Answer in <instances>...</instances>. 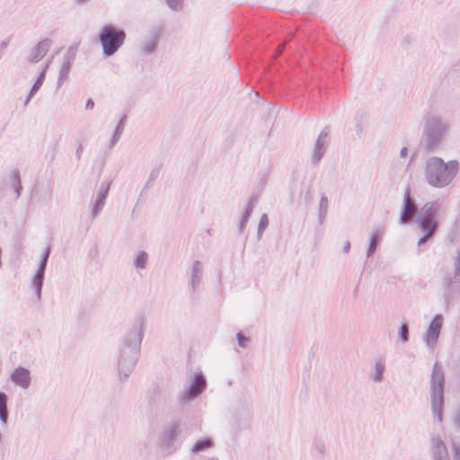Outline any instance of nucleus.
I'll return each instance as SVG.
<instances>
[{
  "mask_svg": "<svg viewBox=\"0 0 460 460\" xmlns=\"http://www.w3.org/2000/svg\"><path fill=\"white\" fill-rule=\"evenodd\" d=\"M145 327L146 320L142 317L138 318L125 338L122 347L119 349L118 371L121 381H125L128 377L137 361Z\"/></svg>",
  "mask_w": 460,
  "mask_h": 460,
  "instance_id": "f257e3e1",
  "label": "nucleus"
},
{
  "mask_svg": "<svg viewBox=\"0 0 460 460\" xmlns=\"http://www.w3.org/2000/svg\"><path fill=\"white\" fill-rule=\"evenodd\" d=\"M458 167V163L456 160L445 162L440 157H429L425 165L426 182L433 188L447 187L456 176Z\"/></svg>",
  "mask_w": 460,
  "mask_h": 460,
  "instance_id": "f03ea898",
  "label": "nucleus"
},
{
  "mask_svg": "<svg viewBox=\"0 0 460 460\" xmlns=\"http://www.w3.org/2000/svg\"><path fill=\"white\" fill-rule=\"evenodd\" d=\"M445 373L438 362H435L429 381L430 409L435 422H443Z\"/></svg>",
  "mask_w": 460,
  "mask_h": 460,
  "instance_id": "7ed1b4c3",
  "label": "nucleus"
},
{
  "mask_svg": "<svg viewBox=\"0 0 460 460\" xmlns=\"http://www.w3.org/2000/svg\"><path fill=\"white\" fill-rule=\"evenodd\" d=\"M126 33L123 30L112 25H103L99 30V40L102 53L106 57L114 55L123 45Z\"/></svg>",
  "mask_w": 460,
  "mask_h": 460,
  "instance_id": "20e7f679",
  "label": "nucleus"
},
{
  "mask_svg": "<svg viewBox=\"0 0 460 460\" xmlns=\"http://www.w3.org/2000/svg\"><path fill=\"white\" fill-rule=\"evenodd\" d=\"M448 131V124L441 116H429L423 130L425 145L434 149L438 146Z\"/></svg>",
  "mask_w": 460,
  "mask_h": 460,
  "instance_id": "39448f33",
  "label": "nucleus"
},
{
  "mask_svg": "<svg viewBox=\"0 0 460 460\" xmlns=\"http://www.w3.org/2000/svg\"><path fill=\"white\" fill-rule=\"evenodd\" d=\"M438 215V207L435 203H426L420 209L418 216V224L420 229L424 233L418 244L421 245L426 243L427 239L430 237L438 226L436 217Z\"/></svg>",
  "mask_w": 460,
  "mask_h": 460,
  "instance_id": "423d86ee",
  "label": "nucleus"
},
{
  "mask_svg": "<svg viewBox=\"0 0 460 460\" xmlns=\"http://www.w3.org/2000/svg\"><path fill=\"white\" fill-rule=\"evenodd\" d=\"M207 387V380L201 372H194L179 394V400L183 403L191 402L201 395Z\"/></svg>",
  "mask_w": 460,
  "mask_h": 460,
  "instance_id": "0eeeda50",
  "label": "nucleus"
},
{
  "mask_svg": "<svg viewBox=\"0 0 460 460\" xmlns=\"http://www.w3.org/2000/svg\"><path fill=\"white\" fill-rule=\"evenodd\" d=\"M444 318L441 314H436L429 323V327L422 335V341L426 347L433 351L438 341L443 326Z\"/></svg>",
  "mask_w": 460,
  "mask_h": 460,
  "instance_id": "6e6552de",
  "label": "nucleus"
},
{
  "mask_svg": "<svg viewBox=\"0 0 460 460\" xmlns=\"http://www.w3.org/2000/svg\"><path fill=\"white\" fill-rule=\"evenodd\" d=\"M10 381L22 390H28L32 383L31 371L22 366L14 368L10 374Z\"/></svg>",
  "mask_w": 460,
  "mask_h": 460,
  "instance_id": "1a4fd4ad",
  "label": "nucleus"
},
{
  "mask_svg": "<svg viewBox=\"0 0 460 460\" xmlns=\"http://www.w3.org/2000/svg\"><path fill=\"white\" fill-rule=\"evenodd\" d=\"M50 249L48 247L41 258L39 269L31 280V288L34 289L37 296L40 298L41 294V288L43 285L44 273L47 266V261L49 256Z\"/></svg>",
  "mask_w": 460,
  "mask_h": 460,
  "instance_id": "9d476101",
  "label": "nucleus"
},
{
  "mask_svg": "<svg viewBox=\"0 0 460 460\" xmlns=\"http://www.w3.org/2000/svg\"><path fill=\"white\" fill-rule=\"evenodd\" d=\"M419 212L420 210H417L415 203L411 199L410 194L406 193L403 197L402 208L400 214L401 224H406L410 222L415 216L416 221L418 222Z\"/></svg>",
  "mask_w": 460,
  "mask_h": 460,
  "instance_id": "9b49d317",
  "label": "nucleus"
},
{
  "mask_svg": "<svg viewBox=\"0 0 460 460\" xmlns=\"http://www.w3.org/2000/svg\"><path fill=\"white\" fill-rule=\"evenodd\" d=\"M50 46V40L44 39L40 40L34 48L31 49L30 54L27 57V60L31 64L38 63L49 52Z\"/></svg>",
  "mask_w": 460,
  "mask_h": 460,
  "instance_id": "f8f14e48",
  "label": "nucleus"
},
{
  "mask_svg": "<svg viewBox=\"0 0 460 460\" xmlns=\"http://www.w3.org/2000/svg\"><path fill=\"white\" fill-rule=\"evenodd\" d=\"M430 451L434 460H449L447 447L438 435L433 436L430 439Z\"/></svg>",
  "mask_w": 460,
  "mask_h": 460,
  "instance_id": "ddd939ff",
  "label": "nucleus"
},
{
  "mask_svg": "<svg viewBox=\"0 0 460 460\" xmlns=\"http://www.w3.org/2000/svg\"><path fill=\"white\" fill-rule=\"evenodd\" d=\"M109 190H110L109 182L104 181V182L101 183V185L98 189V193H97L95 200L93 202V210H92V214H93V217H97L102 210V208L105 205L106 198L109 193Z\"/></svg>",
  "mask_w": 460,
  "mask_h": 460,
  "instance_id": "4468645a",
  "label": "nucleus"
},
{
  "mask_svg": "<svg viewBox=\"0 0 460 460\" xmlns=\"http://www.w3.org/2000/svg\"><path fill=\"white\" fill-rule=\"evenodd\" d=\"M385 370V359L382 357L375 358L370 365L369 379L376 384L381 383Z\"/></svg>",
  "mask_w": 460,
  "mask_h": 460,
  "instance_id": "2eb2a0df",
  "label": "nucleus"
},
{
  "mask_svg": "<svg viewBox=\"0 0 460 460\" xmlns=\"http://www.w3.org/2000/svg\"><path fill=\"white\" fill-rule=\"evenodd\" d=\"M203 274L202 263L199 261H194L190 266L189 285L192 291L199 288Z\"/></svg>",
  "mask_w": 460,
  "mask_h": 460,
  "instance_id": "dca6fc26",
  "label": "nucleus"
},
{
  "mask_svg": "<svg viewBox=\"0 0 460 460\" xmlns=\"http://www.w3.org/2000/svg\"><path fill=\"white\" fill-rule=\"evenodd\" d=\"M328 144V133L326 131H322L316 140L314 151H313V164H316L319 163L320 159L323 157L326 146Z\"/></svg>",
  "mask_w": 460,
  "mask_h": 460,
  "instance_id": "f3484780",
  "label": "nucleus"
},
{
  "mask_svg": "<svg viewBox=\"0 0 460 460\" xmlns=\"http://www.w3.org/2000/svg\"><path fill=\"white\" fill-rule=\"evenodd\" d=\"M49 64H50V61L49 60L45 65L44 66L42 67L41 69V72L40 74L39 75L37 80L35 81V83L33 84V85L31 86V91L29 93V95L25 101V103L27 104L30 100L31 99V97L38 92V90L41 87L44 80H45V76H46V72L49 66Z\"/></svg>",
  "mask_w": 460,
  "mask_h": 460,
  "instance_id": "a211bd4d",
  "label": "nucleus"
},
{
  "mask_svg": "<svg viewBox=\"0 0 460 460\" xmlns=\"http://www.w3.org/2000/svg\"><path fill=\"white\" fill-rule=\"evenodd\" d=\"M72 66V58L70 57H66L62 62V65L59 68L58 77V86H61L62 84L68 78V75Z\"/></svg>",
  "mask_w": 460,
  "mask_h": 460,
  "instance_id": "6ab92c4d",
  "label": "nucleus"
},
{
  "mask_svg": "<svg viewBox=\"0 0 460 460\" xmlns=\"http://www.w3.org/2000/svg\"><path fill=\"white\" fill-rule=\"evenodd\" d=\"M213 447H214L213 440L209 438H201V439L196 441L193 444L190 451L192 454H198L202 451H207V450L212 448Z\"/></svg>",
  "mask_w": 460,
  "mask_h": 460,
  "instance_id": "aec40b11",
  "label": "nucleus"
},
{
  "mask_svg": "<svg viewBox=\"0 0 460 460\" xmlns=\"http://www.w3.org/2000/svg\"><path fill=\"white\" fill-rule=\"evenodd\" d=\"M7 401V395L0 392V421L3 424H6L8 420Z\"/></svg>",
  "mask_w": 460,
  "mask_h": 460,
  "instance_id": "412c9836",
  "label": "nucleus"
},
{
  "mask_svg": "<svg viewBox=\"0 0 460 460\" xmlns=\"http://www.w3.org/2000/svg\"><path fill=\"white\" fill-rule=\"evenodd\" d=\"M158 44V38L156 36H152L150 39L146 40L143 46H142V51L146 55H149L153 53L157 47Z\"/></svg>",
  "mask_w": 460,
  "mask_h": 460,
  "instance_id": "4be33fe9",
  "label": "nucleus"
},
{
  "mask_svg": "<svg viewBox=\"0 0 460 460\" xmlns=\"http://www.w3.org/2000/svg\"><path fill=\"white\" fill-rule=\"evenodd\" d=\"M125 118H121L117 128H115L114 132H113V135L111 138V143H110V146L111 147H113L117 142L119 141V139L121 137V134L123 132V129H124V124H125Z\"/></svg>",
  "mask_w": 460,
  "mask_h": 460,
  "instance_id": "5701e85b",
  "label": "nucleus"
},
{
  "mask_svg": "<svg viewBox=\"0 0 460 460\" xmlns=\"http://www.w3.org/2000/svg\"><path fill=\"white\" fill-rule=\"evenodd\" d=\"M377 237H378V232L377 231H372L369 234V245L367 251V257L369 258L372 256V254L375 252L377 245Z\"/></svg>",
  "mask_w": 460,
  "mask_h": 460,
  "instance_id": "b1692460",
  "label": "nucleus"
},
{
  "mask_svg": "<svg viewBox=\"0 0 460 460\" xmlns=\"http://www.w3.org/2000/svg\"><path fill=\"white\" fill-rule=\"evenodd\" d=\"M167 6L173 12L180 13L184 9L183 0H164Z\"/></svg>",
  "mask_w": 460,
  "mask_h": 460,
  "instance_id": "393cba45",
  "label": "nucleus"
},
{
  "mask_svg": "<svg viewBox=\"0 0 460 460\" xmlns=\"http://www.w3.org/2000/svg\"><path fill=\"white\" fill-rule=\"evenodd\" d=\"M147 262V253L145 252H139L134 261V265L137 269L146 268Z\"/></svg>",
  "mask_w": 460,
  "mask_h": 460,
  "instance_id": "a878e982",
  "label": "nucleus"
},
{
  "mask_svg": "<svg viewBox=\"0 0 460 460\" xmlns=\"http://www.w3.org/2000/svg\"><path fill=\"white\" fill-rule=\"evenodd\" d=\"M269 219L266 214L261 215L258 224V238L261 237L262 232L268 227Z\"/></svg>",
  "mask_w": 460,
  "mask_h": 460,
  "instance_id": "bb28decb",
  "label": "nucleus"
},
{
  "mask_svg": "<svg viewBox=\"0 0 460 460\" xmlns=\"http://www.w3.org/2000/svg\"><path fill=\"white\" fill-rule=\"evenodd\" d=\"M328 205V198L325 195H322L318 204V212H327Z\"/></svg>",
  "mask_w": 460,
  "mask_h": 460,
  "instance_id": "cd10ccee",
  "label": "nucleus"
},
{
  "mask_svg": "<svg viewBox=\"0 0 460 460\" xmlns=\"http://www.w3.org/2000/svg\"><path fill=\"white\" fill-rule=\"evenodd\" d=\"M399 338L402 342L408 341V327L405 324L401 325L399 329Z\"/></svg>",
  "mask_w": 460,
  "mask_h": 460,
  "instance_id": "c85d7f7f",
  "label": "nucleus"
},
{
  "mask_svg": "<svg viewBox=\"0 0 460 460\" xmlns=\"http://www.w3.org/2000/svg\"><path fill=\"white\" fill-rule=\"evenodd\" d=\"M236 339H237V341H238V345L241 348L245 349L248 346L249 338L243 336L241 332H238L236 334Z\"/></svg>",
  "mask_w": 460,
  "mask_h": 460,
  "instance_id": "c756f323",
  "label": "nucleus"
},
{
  "mask_svg": "<svg viewBox=\"0 0 460 460\" xmlns=\"http://www.w3.org/2000/svg\"><path fill=\"white\" fill-rule=\"evenodd\" d=\"M13 181L15 183V193H16V197H20V194H21V190H22V185H21V182H20V179L17 175V173H14L13 174Z\"/></svg>",
  "mask_w": 460,
  "mask_h": 460,
  "instance_id": "7c9ffc66",
  "label": "nucleus"
},
{
  "mask_svg": "<svg viewBox=\"0 0 460 460\" xmlns=\"http://www.w3.org/2000/svg\"><path fill=\"white\" fill-rule=\"evenodd\" d=\"M252 206H251V205H249V206L247 207V208H246V213H245L244 217L242 218V221H241V229H243V228L245 226V225H246V223H247V221H248V218H249V217H250V215H251V213H252Z\"/></svg>",
  "mask_w": 460,
  "mask_h": 460,
  "instance_id": "2f4dec72",
  "label": "nucleus"
},
{
  "mask_svg": "<svg viewBox=\"0 0 460 460\" xmlns=\"http://www.w3.org/2000/svg\"><path fill=\"white\" fill-rule=\"evenodd\" d=\"M453 424L456 429H460V408L455 412L453 416Z\"/></svg>",
  "mask_w": 460,
  "mask_h": 460,
  "instance_id": "473e14b6",
  "label": "nucleus"
},
{
  "mask_svg": "<svg viewBox=\"0 0 460 460\" xmlns=\"http://www.w3.org/2000/svg\"><path fill=\"white\" fill-rule=\"evenodd\" d=\"M327 212H318V222L322 225L326 217Z\"/></svg>",
  "mask_w": 460,
  "mask_h": 460,
  "instance_id": "72a5a7b5",
  "label": "nucleus"
},
{
  "mask_svg": "<svg viewBox=\"0 0 460 460\" xmlns=\"http://www.w3.org/2000/svg\"><path fill=\"white\" fill-rule=\"evenodd\" d=\"M454 268L456 274L460 276V258L455 261Z\"/></svg>",
  "mask_w": 460,
  "mask_h": 460,
  "instance_id": "f704fd0d",
  "label": "nucleus"
},
{
  "mask_svg": "<svg viewBox=\"0 0 460 460\" xmlns=\"http://www.w3.org/2000/svg\"><path fill=\"white\" fill-rule=\"evenodd\" d=\"M399 155L401 158H406L408 156V148L405 146L402 147Z\"/></svg>",
  "mask_w": 460,
  "mask_h": 460,
  "instance_id": "c9c22d12",
  "label": "nucleus"
},
{
  "mask_svg": "<svg viewBox=\"0 0 460 460\" xmlns=\"http://www.w3.org/2000/svg\"><path fill=\"white\" fill-rule=\"evenodd\" d=\"M454 456L457 460H460V448L456 445H453Z\"/></svg>",
  "mask_w": 460,
  "mask_h": 460,
  "instance_id": "e433bc0d",
  "label": "nucleus"
},
{
  "mask_svg": "<svg viewBox=\"0 0 460 460\" xmlns=\"http://www.w3.org/2000/svg\"><path fill=\"white\" fill-rule=\"evenodd\" d=\"M94 107V102L91 99H89L85 103V109L86 110H93Z\"/></svg>",
  "mask_w": 460,
  "mask_h": 460,
  "instance_id": "4c0bfd02",
  "label": "nucleus"
},
{
  "mask_svg": "<svg viewBox=\"0 0 460 460\" xmlns=\"http://www.w3.org/2000/svg\"><path fill=\"white\" fill-rule=\"evenodd\" d=\"M452 283V276L450 273H448L447 276H445L444 278V284L445 285H450Z\"/></svg>",
  "mask_w": 460,
  "mask_h": 460,
  "instance_id": "58836bf2",
  "label": "nucleus"
},
{
  "mask_svg": "<svg viewBox=\"0 0 460 460\" xmlns=\"http://www.w3.org/2000/svg\"><path fill=\"white\" fill-rule=\"evenodd\" d=\"M349 249H350V243L349 241H345L344 244H343V252L345 253H349Z\"/></svg>",
  "mask_w": 460,
  "mask_h": 460,
  "instance_id": "ea45409f",
  "label": "nucleus"
},
{
  "mask_svg": "<svg viewBox=\"0 0 460 460\" xmlns=\"http://www.w3.org/2000/svg\"><path fill=\"white\" fill-rule=\"evenodd\" d=\"M283 49H284V44H282V45H280V46L279 47V49H278V50H277V52H276L275 56L277 57L278 55H279V54L282 52V50H283Z\"/></svg>",
  "mask_w": 460,
  "mask_h": 460,
  "instance_id": "a19ab883",
  "label": "nucleus"
}]
</instances>
